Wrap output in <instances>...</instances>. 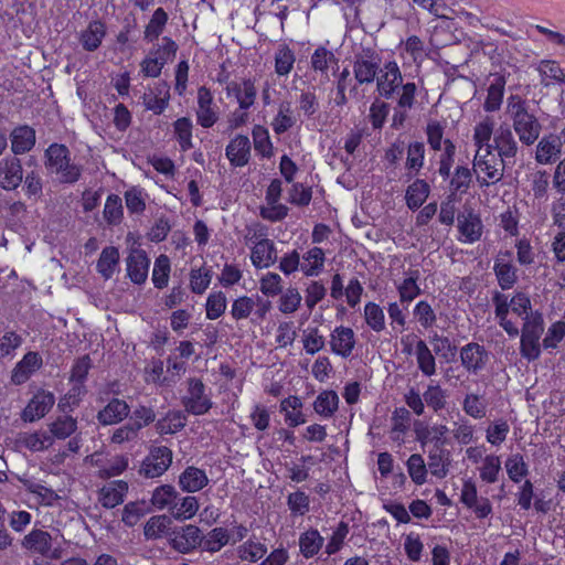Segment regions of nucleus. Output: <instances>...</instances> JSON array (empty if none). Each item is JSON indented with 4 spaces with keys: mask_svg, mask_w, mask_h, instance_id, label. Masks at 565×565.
<instances>
[{
    "mask_svg": "<svg viewBox=\"0 0 565 565\" xmlns=\"http://www.w3.org/2000/svg\"><path fill=\"white\" fill-rule=\"evenodd\" d=\"M203 533L193 524L173 527L169 533V545L181 554H189L201 546Z\"/></svg>",
    "mask_w": 565,
    "mask_h": 565,
    "instance_id": "0eeeda50",
    "label": "nucleus"
},
{
    "mask_svg": "<svg viewBox=\"0 0 565 565\" xmlns=\"http://www.w3.org/2000/svg\"><path fill=\"white\" fill-rule=\"evenodd\" d=\"M324 544L318 530L309 529L299 536V551L305 558L316 556Z\"/></svg>",
    "mask_w": 565,
    "mask_h": 565,
    "instance_id": "473e14b6",
    "label": "nucleus"
},
{
    "mask_svg": "<svg viewBox=\"0 0 565 565\" xmlns=\"http://www.w3.org/2000/svg\"><path fill=\"white\" fill-rule=\"evenodd\" d=\"M493 269L502 289H510L513 287L516 281V270L510 262L497 259Z\"/></svg>",
    "mask_w": 565,
    "mask_h": 565,
    "instance_id": "5fc2aeb1",
    "label": "nucleus"
},
{
    "mask_svg": "<svg viewBox=\"0 0 565 565\" xmlns=\"http://www.w3.org/2000/svg\"><path fill=\"white\" fill-rule=\"evenodd\" d=\"M119 249L115 246L105 247L96 263L97 273L105 279H110L119 270Z\"/></svg>",
    "mask_w": 565,
    "mask_h": 565,
    "instance_id": "bb28decb",
    "label": "nucleus"
},
{
    "mask_svg": "<svg viewBox=\"0 0 565 565\" xmlns=\"http://www.w3.org/2000/svg\"><path fill=\"white\" fill-rule=\"evenodd\" d=\"M168 22V14L162 8H158L152 13V17L145 30V39L148 42H153L163 32Z\"/></svg>",
    "mask_w": 565,
    "mask_h": 565,
    "instance_id": "680f3d73",
    "label": "nucleus"
},
{
    "mask_svg": "<svg viewBox=\"0 0 565 565\" xmlns=\"http://www.w3.org/2000/svg\"><path fill=\"white\" fill-rule=\"evenodd\" d=\"M178 484L182 491L194 493L209 484V477L203 469L189 466L180 473Z\"/></svg>",
    "mask_w": 565,
    "mask_h": 565,
    "instance_id": "aec40b11",
    "label": "nucleus"
},
{
    "mask_svg": "<svg viewBox=\"0 0 565 565\" xmlns=\"http://www.w3.org/2000/svg\"><path fill=\"white\" fill-rule=\"evenodd\" d=\"M339 397L333 391H324L320 393L315 403L313 409L322 417H331L338 409Z\"/></svg>",
    "mask_w": 565,
    "mask_h": 565,
    "instance_id": "49530a36",
    "label": "nucleus"
},
{
    "mask_svg": "<svg viewBox=\"0 0 565 565\" xmlns=\"http://www.w3.org/2000/svg\"><path fill=\"white\" fill-rule=\"evenodd\" d=\"M226 158L234 167H244L250 158V141L247 136L237 135L225 149Z\"/></svg>",
    "mask_w": 565,
    "mask_h": 565,
    "instance_id": "6ab92c4d",
    "label": "nucleus"
},
{
    "mask_svg": "<svg viewBox=\"0 0 565 565\" xmlns=\"http://www.w3.org/2000/svg\"><path fill=\"white\" fill-rule=\"evenodd\" d=\"M277 260V249L271 239H266L250 248V262L255 268H268Z\"/></svg>",
    "mask_w": 565,
    "mask_h": 565,
    "instance_id": "5701e85b",
    "label": "nucleus"
},
{
    "mask_svg": "<svg viewBox=\"0 0 565 565\" xmlns=\"http://www.w3.org/2000/svg\"><path fill=\"white\" fill-rule=\"evenodd\" d=\"M231 542L230 532L224 527L212 529L206 536L203 535L202 546L203 550L210 553L221 551L226 544Z\"/></svg>",
    "mask_w": 565,
    "mask_h": 565,
    "instance_id": "a18cd8bd",
    "label": "nucleus"
},
{
    "mask_svg": "<svg viewBox=\"0 0 565 565\" xmlns=\"http://www.w3.org/2000/svg\"><path fill=\"white\" fill-rule=\"evenodd\" d=\"M217 119V111L213 107V95L207 87L201 86L198 89L196 121L203 128H211Z\"/></svg>",
    "mask_w": 565,
    "mask_h": 565,
    "instance_id": "2eb2a0df",
    "label": "nucleus"
},
{
    "mask_svg": "<svg viewBox=\"0 0 565 565\" xmlns=\"http://www.w3.org/2000/svg\"><path fill=\"white\" fill-rule=\"evenodd\" d=\"M544 331V320L540 311H531L523 318L521 353H540V339Z\"/></svg>",
    "mask_w": 565,
    "mask_h": 565,
    "instance_id": "423d86ee",
    "label": "nucleus"
},
{
    "mask_svg": "<svg viewBox=\"0 0 565 565\" xmlns=\"http://www.w3.org/2000/svg\"><path fill=\"white\" fill-rule=\"evenodd\" d=\"M18 440L31 451H43L53 445L52 436L46 431L23 433Z\"/></svg>",
    "mask_w": 565,
    "mask_h": 565,
    "instance_id": "79ce46f5",
    "label": "nucleus"
},
{
    "mask_svg": "<svg viewBox=\"0 0 565 565\" xmlns=\"http://www.w3.org/2000/svg\"><path fill=\"white\" fill-rule=\"evenodd\" d=\"M438 173L443 179L447 180L450 178L451 168L455 161L456 146L451 140H446L445 145L441 146V150H438Z\"/></svg>",
    "mask_w": 565,
    "mask_h": 565,
    "instance_id": "13d9d810",
    "label": "nucleus"
},
{
    "mask_svg": "<svg viewBox=\"0 0 565 565\" xmlns=\"http://www.w3.org/2000/svg\"><path fill=\"white\" fill-rule=\"evenodd\" d=\"M295 53L287 45H281L275 53V72L279 76H287L294 68Z\"/></svg>",
    "mask_w": 565,
    "mask_h": 565,
    "instance_id": "4d7b16f0",
    "label": "nucleus"
},
{
    "mask_svg": "<svg viewBox=\"0 0 565 565\" xmlns=\"http://www.w3.org/2000/svg\"><path fill=\"white\" fill-rule=\"evenodd\" d=\"M407 472L414 483L422 486L426 482L427 466L420 454H413L409 456L406 462Z\"/></svg>",
    "mask_w": 565,
    "mask_h": 565,
    "instance_id": "0e129e2a",
    "label": "nucleus"
},
{
    "mask_svg": "<svg viewBox=\"0 0 565 565\" xmlns=\"http://www.w3.org/2000/svg\"><path fill=\"white\" fill-rule=\"evenodd\" d=\"M364 319L366 324L375 332L385 329V315L383 309L375 302H367L364 306Z\"/></svg>",
    "mask_w": 565,
    "mask_h": 565,
    "instance_id": "338daca9",
    "label": "nucleus"
},
{
    "mask_svg": "<svg viewBox=\"0 0 565 565\" xmlns=\"http://www.w3.org/2000/svg\"><path fill=\"white\" fill-rule=\"evenodd\" d=\"M127 492L128 483L124 480H115L99 490L98 500L104 508L113 509L124 502Z\"/></svg>",
    "mask_w": 565,
    "mask_h": 565,
    "instance_id": "412c9836",
    "label": "nucleus"
},
{
    "mask_svg": "<svg viewBox=\"0 0 565 565\" xmlns=\"http://www.w3.org/2000/svg\"><path fill=\"white\" fill-rule=\"evenodd\" d=\"M403 77L396 62H387L379 70L376 76L377 90L381 96L390 99L402 86Z\"/></svg>",
    "mask_w": 565,
    "mask_h": 565,
    "instance_id": "1a4fd4ad",
    "label": "nucleus"
},
{
    "mask_svg": "<svg viewBox=\"0 0 565 565\" xmlns=\"http://www.w3.org/2000/svg\"><path fill=\"white\" fill-rule=\"evenodd\" d=\"M55 403V397L51 392L39 391L28 403L22 412L24 422H34L44 417Z\"/></svg>",
    "mask_w": 565,
    "mask_h": 565,
    "instance_id": "4468645a",
    "label": "nucleus"
},
{
    "mask_svg": "<svg viewBox=\"0 0 565 565\" xmlns=\"http://www.w3.org/2000/svg\"><path fill=\"white\" fill-rule=\"evenodd\" d=\"M430 193L429 184L422 179L415 180L406 190V204L411 210H417L423 205Z\"/></svg>",
    "mask_w": 565,
    "mask_h": 565,
    "instance_id": "4c0bfd02",
    "label": "nucleus"
},
{
    "mask_svg": "<svg viewBox=\"0 0 565 565\" xmlns=\"http://www.w3.org/2000/svg\"><path fill=\"white\" fill-rule=\"evenodd\" d=\"M267 553V547L252 540L246 541L237 548V555L242 561H248L250 563H256L262 559Z\"/></svg>",
    "mask_w": 565,
    "mask_h": 565,
    "instance_id": "69168bd1",
    "label": "nucleus"
},
{
    "mask_svg": "<svg viewBox=\"0 0 565 565\" xmlns=\"http://www.w3.org/2000/svg\"><path fill=\"white\" fill-rule=\"evenodd\" d=\"M310 65L316 73L329 78V72L338 67V58L331 50L320 45L313 51Z\"/></svg>",
    "mask_w": 565,
    "mask_h": 565,
    "instance_id": "393cba45",
    "label": "nucleus"
},
{
    "mask_svg": "<svg viewBox=\"0 0 565 565\" xmlns=\"http://www.w3.org/2000/svg\"><path fill=\"white\" fill-rule=\"evenodd\" d=\"M171 271L170 259L167 255H159L153 264L152 282L156 288L162 289L168 286Z\"/></svg>",
    "mask_w": 565,
    "mask_h": 565,
    "instance_id": "603ef678",
    "label": "nucleus"
},
{
    "mask_svg": "<svg viewBox=\"0 0 565 565\" xmlns=\"http://www.w3.org/2000/svg\"><path fill=\"white\" fill-rule=\"evenodd\" d=\"M562 140L558 136L550 135L543 137L535 151V159L541 164H548L556 161L562 152Z\"/></svg>",
    "mask_w": 565,
    "mask_h": 565,
    "instance_id": "4be33fe9",
    "label": "nucleus"
},
{
    "mask_svg": "<svg viewBox=\"0 0 565 565\" xmlns=\"http://www.w3.org/2000/svg\"><path fill=\"white\" fill-rule=\"evenodd\" d=\"M424 160L425 145L420 141L411 142L407 147L406 169L417 173L423 168Z\"/></svg>",
    "mask_w": 565,
    "mask_h": 565,
    "instance_id": "774afa93",
    "label": "nucleus"
},
{
    "mask_svg": "<svg viewBox=\"0 0 565 565\" xmlns=\"http://www.w3.org/2000/svg\"><path fill=\"white\" fill-rule=\"evenodd\" d=\"M42 363L41 355H23L12 371L11 381L15 385L25 383L42 366Z\"/></svg>",
    "mask_w": 565,
    "mask_h": 565,
    "instance_id": "7c9ffc66",
    "label": "nucleus"
},
{
    "mask_svg": "<svg viewBox=\"0 0 565 565\" xmlns=\"http://www.w3.org/2000/svg\"><path fill=\"white\" fill-rule=\"evenodd\" d=\"M199 508L200 504L195 497H181L179 494L177 503H174V505L172 507L171 514L178 521H185L192 519L199 511Z\"/></svg>",
    "mask_w": 565,
    "mask_h": 565,
    "instance_id": "a19ab883",
    "label": "nucleus"
},
{
    "mask_svg": "<svg viewBox=\"0 0 565 565\" xmlns=\"http://www.w3.org/2000/svg\"><path fill=\"white\" fill-rule=\"evenodd\" d=\"M129 414V406L125 401L114 398L97 414L102 425H113L121 422Z\"/></svg>",
    "mask_w": 565,
    "mask_h": 565,
    "instance_id": "c756f323",
    "label": "nucleus"
},
{
    "mask_svg": "<svg viewBox=\"0 0 565 565\" xmlns=\"http://www.w3.org/2000/svg\"><path fill=\"white\" fill-rule=\"evenodd\" d=\"M508 114L512 119L513 129L519 140L530 146L534 143L541 132V124L527 109L526 102L518 95L508 98Z\"/></svg>",
    "mask_w": 565,
    "mask_h": 565,
    "instance_id": "f03ea898",
    "label": "nucleus"
},
{
    "mask_svg": "<svg viewBox=\"0 0 565 565\" xmlns=\"http://www.w3.org/2000/svg\"><path fill=\"white\" fill-rule=\"evenodd\" d=\"M377 70L379 65L375 62L367 58L356 60L353 66L355 79L360 84L372 83L379 74Z\"/></svg>",
    "mask_w": 565,
    "mask_h": 565,
    "instance_id": "6e6d98bb",
    "label": "nucleus"
},
{
    "mask_svg": "<svg viewBox=\"0 0 565 565\" xmlns=\"http://www.w3.org/2000/svg\"><path fill=\"white\" fill-rule=\"evenodd\" d=\"M212 271L209 268H192L190 271V289L195 295H203L210 287Z\"/></svg>",
    "mask_w": 565,
    "mask_h": 565,
    "instance_id": "052dcab7",
    "label": "nucleus"
},
{
    "mask_svg": "<svg viewBox=\"0 0 565 565\" xmlns=\"http://www.w3.org/2000/svg\"><path fill=\"white\" fill-rule=\"evenodd\" d=\"M354 332L350 328L338 327L331 334L333 353H350L354 348Z\"/></svg>",
    "mask_w": 565,
    "mask_h": 565,
    "instance_id": "ea45409f",
    "label": "nucleus"
},
{
    "mask_svg": "<svg viewBox=\"0 0 565 565\" xmlns=\"http://www.w3.org/2000/svg\"><path fill=\"white\" fill-rule=\"evenodd\" d=\"M297 124L292 104L289 100H282L278 105L277 114L274 116L270 126L276 135H282Z\"/></svg>",
    "mask_w": 565,
    "mask_h": 565,
    "instance_id": "a878e982",
    "label": "nucleus"
},
{
    "mask_svg": "<svg viewBox=\"0 0 565 565\" xmlns=\"http://www.w3.org/2000/svg\"><path fill=\"white\" fill-rule=\"evenodd\" d=\"M171 519L166 514L151 516L143 526V535L147 540L169 537Z\"/></svg>",
    "mask_w": 565,
    "mask_h": 565,
    "instance_id": "e433bc0d",
    "label": "nucleus"
},
{
    "mask_svg": "<svg viewBox=\"0 0 565 565\" xmlns=\"http://www.w3.org/2000/svg\"><path fill=\"white\" fill-rule=\"evenodd\" d=\"M402 55L407 54L408 58L419 65L427 57L424 42L416 35L408 36L401 43Z\"/></svg>",
    "mask_w": 565,
    "mask_h": 565,
    "instance_id": "de8ad7c7",
    "label": "nucleus"
},
{
    "mask_svg": "<svg viewBox=\"0 0 565 565\" xmlns=\"http://www.w3.org/2000/svg\"><path fill=\"white\" fill-rule=\"evenodd\" d=\"M419 270H409L407 276L398 282H395L401 303L408 306L415 298L422 294L418 285ZM407 307H405L406 309Z\"/></svg>",
    "mask_w": 565,
    "mask_h": 565,
    "instance_id": "cd10ccee",
    "label": "nucleus"
},
{
    "mask_svg": "<svg viewBox=\"0 0 565 565\" xmlns=\"http://www.w3.org/2000/svg\"><path fill=\"white\" fill-rule=\"evenodd\" d=\"M488 401L484 395L469 393L462 402L463 412L475 418L481 419L487 415Z\"/></svg>",
    "mask_w": 565,
    "mask_h": 565,
    "instance_id": "c03bdc74",
    "label": "nucleus"
},
{
    "mask_svg": "<svg viewBox=\"0 0 565 565\" xmlns=\"http://www.w3.org/2000/svg\"><path fill=\"white\" fill-rule=\"evenodd\" d=\"M494 120L491 117H486L480 120L473 128L472 141L476 150L482 148L492 149L490 143L491 137H494Z\"/></svg>",
    "mask_w": 565,
    "mask_h": 565,
    "instance_id": "c9c22d12",
    "label": "nucleus"
},
{
    "mask_svg": "<svg viewBox=\"0 0 565 565\" xmlns=\"http://www.w3.org/2000/svg\"><path fill=\"white\" fill-rule=\"evenodd\" d=\"M427 468L430 473L439 479L445 478L449 472L451 455L445 447H430L428 450Z\"/></svg>",
    "mask_w": 565,
    "mask_h": 565,
    "instance_id": "b1692460",
    "label": "nucleus"
},
{
    "mask_svg": "<svg viewBox=\"0 0 565 565\" xmlns=\"http://www.w3.org/2000/svg\"><path fill=\"white\" fill-rule=\"evenodd\" d=\"M494 150L507 163H511V160L516 156L518 142L508 125H500L495 129L492 143V151L494 152Z\"/></svg>",
    "mask_w": 565,
    "mask_h": 565,
    "instance_id": "9b49d317",
    "label": "nucleus"
},
{
    "mask_svg": "<svg viewBox=\"0 0 565 565\" xmlns=\"http://www.w3.org/2000/svg\"><path fill=\"white\" fill-rule=\"evenodd\" d=\"M227 307V299L223 291H212L205 302V316L209 320L222 317Z\"/></svg>",
    "mask_w": 565,
    "mask_h": 565,
    "instance_id": "3c124183",
    "label": "nucleus"
},
{
    "mask_svg": "<svg viewBox=\"0 0 565 565\" xmlns=\"http://www.w3.org/2000/svg\"><path fill=\"white\" fill-rule=\"evenodd\" d=\"M494 305L495 318L499 320V324L505 330L511 337H516L520 332L516 322L509 319V312L521 317L522 319L530 315L532 305L530 297L524 292H516L510 300L507 295L495 292L492 298Z\"/></svg>",
    "mask_w": 565,
    "mask_h": 565,
    "instance_id": "f257e3e1",
    "label": "nucleus"
},
{
    "mask_svg": "<svg viewBox=\"0 0 565 565\" xmlns=\"http://www.w3.org/2000/svg\"><path fill=\"white\" fill-rule=\"evenodd\" d=\"M227 95H233L239 108L243 110L249 109L257 97V88L255 86V82L250 78L243 79L242 82H231L226 86Z\"/></svg>",
    "mask_w": 565,
    "mask_h": 565,
    "instance_id": "a211bd4d",
    "label": "nucleus"
},
{
    "mask_svg": "<svg viewBox=\"0 0 565 565\" xmlns=\"http://www.w3.org/2000/svg\"><path fill=\"white\" fill-rule=\"evenodd\" d=\"M482 227V222L477 214L463 213L458 216V239L465 244H473L480 239Z\"/></svg>",
    "mask_w": 565,
    "mask_h": 565,
    "instance_id": "f3484780",
    "label": "nucleus"
},
{
    "mask_svg": "<svg viewBox=\"0 0 565 565\" xmlns=\"http://www.w3.org/2000/svg\"><path fill=\"white\" fill-rule=\"evenodd\" d=\"M104 218L109 225H117L124 216L122 201L117 194H109L104 206Z\"/></svg>",
    "mask_w": 565,
    "mask_h": 565,
    "instance_id": "e2e57ef3",
    "label": "nucleus"
},
{
    "mask_svg": "<svg viewBox=\"0 0 565 565\" xmlns=\"http://www.w3.org/2000/svg\"><path fill=\"white\" fill-rule=\"evenodd\" d=\"M535 70L540 74L541 84L545 87L554 83L565 84L564 71L556 61L542 60L537 63Z\"/></svg>",
    "mask_w": 565,
    "mask_h": 565,
    "instance_id": "2f4dec72",
    "label": "nucleus"
},
{
    "mask_svg": "<svg viewBox=\"0 0 565 565\" xmlns=\"http://www.w3.org/2000/svg\"><path fill=\"white\" fill-rule=\"evenodd\" d=\"M22 546L25 550L49 558L58 559L61 557V551L52 548L51 534L43 530H32L23 537Z\"/></svg>",
    "mask_w": 565,
    "mask_h": 565,
    "instance_id": "9d476101",
    "label": "nucleus"
},
{
    "mask_svg": "<svg viewBox=\"0 0 565 565\" xmlns=\"http://www.w3.org/2000/svg\"><path fill=\"white\" fill-rule=\"evenodd\" d=\"M156 90H149L143 95V104L147 109L154 114H161L168 107L169 104V88L163 85L162 88Z\"/></svg>",
    "mask_w": 565,
    "mask_h": 565,
    "instance_id": "09e8293b",
    "label": "nucleus"
},
{
    "mask_svg": "<svg viewBox=\"0 0 565 565\" xmlns=\"http://www.w3.org/2000/svg\"><path fill=\"white\" fill-rule=\"evenodd\" d=\"M326 255L322 248L312 247L303 256L301 271L307 277L318 276L324 266Z\"/></svg>",
    "mask_w": 565,
    "mask_h": 565,
    "instance_id": "f704fd0d",
    "label": "nucleus"
},
{
    "mask_svg": "<svg viewBox=\"0 0 565 565\" xmlns=\"http://www.w3.org/2000/svg\"><path fill=\"white\" fill-rule=\"evenodd\" d=\"M175 138L183 151H186L193 147L192 143V129L193 124L190 118L182 117L173 124Z\"/></svg>",
    "mask_w": 565,
    "mask_h": 565,
    "instance_id": "bf43d9fd",
    "label": "nucleus"
},
{
    "mask_svg": "<svg viewBox=\"0 0 565 565\" xmlns=\"http://www.w3.org/2000/svg\"><path fill=\"white\" fill-rule=\"evenodd\" d=\"M505 164L508 163L495 154L492 149L482 148L481 150H476L472 170L480 186H489L500 182L504 175Z\"/></svg>",
    "mask_w": 565,
    "mask_h": 565,
    "instance_id": "7ed1b4c3",
    "label": "nucleus"
},
{
    "mask_svg": "<svg viewBox=\"0 0 565 565\" xmlns=\"http://www.w3.org/2000/svg\"><path fill=\"white\" fill-rule=\"evenodd\" d=\"M127 275L136 285L143 284L148 278L150 259L147 253L140 248H132L126 259Z\"/></svg>",
    "mask_w": 565,
    "mask_h": 565,
    "instance_id": "ddd939ff",
    "label": "nucleus"
},
{
    "mask_svg": "<svg viewBox=\"0 0 565 565\" xmlns=\"http://www.w3.org/2000/svg\"><path fill=\"white\" fill-rule=\"evenodd\" d=\"M505 470L511 481L519 483L529 475V467L521 454H513L505 460Z\"/></svg>",
    "mask_w": 565,
    "mask_h": 565,
    "instance_id": "864d4df0",
    "label": "nucleus"
},
{
    "mask_svg": "<svg viewBox=\"0 0 565 565\" xmlns=\"http://www.w3.org/2000/svg\"><path fill=\"white\" fill-rule=\"evenodd\" d=\"M47 167L63 183H74L81 177V168L70 162L68 149L64 145H51L46 150Z\"/></svg>",
    "mask_w": 565,
    "mask_h": 565,
    "instance_id": "20e7f679",
    "label": "nucleus"
},
{
    "mask_svg": "<svg viewBox=\"0 0 565 565\" xmlns=\"http://www.w3.org/2000/svg\"><path fill=\"white\" fill-rule=\"evenodd\" d=\"M49 435L52 439H66L71 437L77 429V420L71 416H60L49 426Z\"/></svg>",
    "mask_w": 565,
    "mask_h": 565,
    "instance_id": "8fccbe9b",
    "label": "nucleus"
},
{
    "mask_svg": "<svg viewBox=\"0 0 565 565\" xmlns=\"http://www.w3.org/2000/svg\"><path fill=\"white\" fill-rule=\"evenodd\" d=\"M185 426V416L181 411H170L156 423L157 431L160 435L175 434Z\"/></svg>",
    "mask_w": 565,
    "mask_h": 565,
    "instance_id": "37998d69",
    "label": "nucleus"
},
{
    "mask_svg": "<svg viewBox=\"0 0 565 565\" xmlns=\"http://www.w3.org/2000/svg\"><path fill=\"white\" fill-rule=\"evenodd\" d=\"M179 499V492L171 484H162L157 487L151 497V503L158 510L168 509L170 512L172 511V507L177 503Z\"/></svg>",
    "mask_w": 565,
    "mask_h": 565,
    "instance_id": "58836bf2",
    "label": "nucleus"
},
{
    "mask_svg": "<svg viewBox=\"0 0 565 565\" xmlns=\"http://www.w3.org/2000/svg\"><path fill=\"white\" fill-rule=\"evenodd\" d=\"M416 440L420 444L422 448L428 444H433L431 447H445L447 444L446 435L448 428L445 425H433L429 426L423 422H416L414 426Z\"/></svg>",
    "mask_w": 565,
    "mask_h": 565,
    "instance_id": "f8f14e48",
    "label": "nucleus"
},
{
    "mask_svg": "<svg viewBox=\"0 0 565 565\" xmlns=\"http://www.w3.org/2000/svg\"><path fill=\"white\" fill-rule=\"evenodd\" d=\"M106 35V25L96 20L88 23L85 30L81 32L79 43L88 52L96 51Z\"/></svg>",
    "mask_w": 565,
    "mask_h": 565,
    "instance_id": "c85d7f7f",
    "label": "nucleus"
},
{
    "mask_svg": "<svg viewBox=\"0 0 565 565\" xmlns=\"http://www.w3.org/2000/svg\"><path fill=\"white\" fill-rule=\"evenodd\" d=\"M23 180L21 162L18 158H4L0 160V188L3 190L17 189Z\"/></svg>",
    "mask_w": 565,
    "mask_h": 565,
    "instance_id": "dca6fc26",
    "label": "nucleus"
},
{
    "mask_svg": "<svg viewBox=\"0 0 565 565\" xmlns=\"http://www.w3.org/2000/svg\"><path fill=\"white\" fill-rule=\"evenodd\" d=\"M184 409L192 415H204L213 407L212 391L201 380L190 379L182 397Z\"/></svg>",
    "mask_w": 565,
    "mask_h": 565,
    "instance_id": "39448f33",
    "label": "nucleus"
},
{
    "mask_svg": "<svg viewBox=\"0 0 565 565\" xmlns=\"http://www.w3.org/2000/svg\"><path fill=\"white\" fill-rule=\"evenodd\" d=\"M35 143V131L29 126L15 128L11 134V148L17 154L25 153Z\"/></svg>",
    "mask_w": 565,
    "mask_h": 565,
    "instance_id": "72a5a7b5",
    "label": "nucleus"
},
{
    "mask_svg": "<svg viewBox=\"0 0 565 565\" xmlns=\"http://www.w3.org/2000/svg\"><path fill=\"white\" fill-rule=\"evenodd\" d=\"M172 463V451L166 446H157L150 449L148 456L143 459L140 475L146 478H157L162 476Z\"/></svg>",
    "mask_w": 565,
    "mask_h": 565,
    "instance_id": "6e6552de",
    "label": "nucleus"
}]
</instances>
